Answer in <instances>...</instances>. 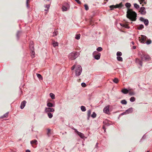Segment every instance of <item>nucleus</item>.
Wrapping results in <instances>:
<instances>
[{
	"label": "nucleus",
	"instance_id": "nucleus-1",
	"mask_svg": "<svg viewBox=\"0 0 152 152\" xmlns=\"http://www.w3.org/2000/svg\"><path fill=\"white\" fill-rule=\"evenodd\" d=\"M137 14L134 11L131 9H128L127 12L126 16L132 21H135L136 20Z\"/></svg>",
	"mask_w": 152,
	"mask_h": 152
},
{
	"label": "nucleus",
	"instance_id": "nucleus-2",
	"mask_svg": "<svg viewBox=\"0 0 152 152\" xmlns=\"http://www.w3.org/2000/svg\"><path fill=\"white\" fill-rule=\"evenodd\" d=\"M75 67V65H74L71 68V69L72 70H73ZM82 71V68L80 65L76 66L75 69V75L76 76H78L80 75Z\"/></svg>",
	"mask_w": 152,
	"mask_h": 152
},
{
	"label": "nucleus",
	"instance_id": "nucleus-3",
	"mask_svg": "<svg viewBox=\"0 0 152 152\" xmlns=\"http://www.w3.org/2000/svg\"><path fill=\"white\" fill-rule=\"evenodd\" d=\"M138 54L140 56L142 60L143 61L144 59L146 60H149L150 59V56L147 55H144L143 52L138 53Z\"/></svg>",
	"mask_w": 152,
	"mask_h": 152
},
{
	"label": "nucleus",
	"instance_id": "nucleus-4",
	"mask_svg": "<svg viewBox=\"0 0 152 152\" xmlns=\"http://www.w3.org/2000/svg\"><path fill=\"white\" fill-rule=\"evenodd\" d=\"M79 55V53L78 52H73L70 54L69 55V57L70 59L72 60L76 59V58Z\"/></svg>",
	"mask_w": 152,
	"mask_h": 152
},
{
	"label": "nucleus",
	"instance_id": "nucleus-5",
	"mask_svg": "<svg viewBox=\"0 0 152 152\" xmlns=\"http://www.w3.org/2000/svg\"><path fill=\"white\" fill-rule=\"evenodd\" d=\"M122 6L123 5L122 3H121L119 4H117L115 5H112L110 6V7L111 10H113L114 8H121Z\"/></svg>",
	"mask_w": 152,
	"mask_h": 152
},
{
	"label": "nucleus",
	"instance_id": "nucleus-6",
	"mask_svg": "<svg viewBox=\"0 0 152 152\" xmlns=\"http://www.w3.org/2000/svg\"><path fill=\"white\" fill-rule=\"evenodd\" d=\"M140 41L142 43H145V42L146 39L147 37L146 36L142 35L140 37H139Z\"/></svg>",
	"mask_w": 152,
	"mask_h": 152
},
{
	"label": "nucleus",
	"instance_id": "nucleus-7",
	"mask_svg": "<svg viewBox=\"0 0 152 152\" xmlns=\"http://www.w3.org/2000/svg\"><path fill=\"white\" fill-rule=\"evenodd\" d=\"M109 107H110V105H108L107 106L104 107V109H103L104 112V113H105L107 114H109L110 113L109 109Z\"/></svg>",
	"mask_w": 152,
	"mask_h": 152
},
{
	"label": "nucleus",
	"instance_id": "nucleus-8",
	"mask_svg": "<svg viewBox=\"0 0 152 152\" xmlns=\"http://www.w3.org/2000/svg\"><path fill=\"white\" fill-rule=\"evenodd\" d=\"M69 8V6L68 4L66 6L63 5L62 6V10L63 11H66Z\"/></svg>",
	"mask_w": 152,
	"mask_h": 152
},
{
	"label": "nucleus",
	"instance_id": "nucleus-9",
	"mask_svg": "<svg viewBox=\"0 0 152 152\" xmlns=\"http://www.w3.org/2000/svg\"><path fill=\"white\" fill-rule=\"evenodd\" d=\"M140 13L143 15H145L146 13L145 9L144 7H142L140 8Z\"/></svg>",
	"mask_w": 152,
	"mask_h": 152
},
{
	"label": "nucleus",
	"instance_id": "nucleus-10",
	"mask_svg": "<svg viewBox=\"0 0 152 152\" xmlns=\"http://www.w3.org/2000/svg\"><path fill=\"white\" fill-rule=\"evenodd\" d=\"M54 111V109L53 108H46L45 111L46 112H53Z\"/></svg>",
	"mask_w": 152,
	"mask_h": 152
},
{
	"label": "nucleus",
	"instance_id": "nucleus-11",
	"mask_svg": "<svg viewBox=\"0 0 152 152\" xmlns=\"http://www.w3.org/2000/svg\"><path fill=\"white\" fill-rule=\"evenodd\" d=\"M76 132H77V134L82 138H83L84 137V135L83 134L80 132L78 131H77L76 129H74Z\"/></svg>",
	"mask_w": 152,
	"mask_h": 152
},
{
	"label": "nucleus",
	"instance_id": "nucleus-12",
	"mask_svg": "<svg viewBox=\"0 0 152 152\" xmlns=\"http://www.w3.org/2000/svg\"><path fill=\"white\" fill-rule=\"evenodd\" d=\"M26 103V102L25 100L22 102L20 105V108L21 109H23L24 107L25 106Z\"/></svg>",
	"mask_w": 152,
	"mask_h": 152
},
{
	"label": "nucleus",
	"instance_id": "nucleus-13",
	"mask_svg": "<svg viewBox=\"0 0 152 152\" xmlns=\"http://www.w3.org/2000/svg\"><path fill=\"white\" fill-rule=\"evenodd\" d=\"M31 56L32 58H34V55H35V52H34V48H31Z\"/></svg>",
	"mask_w": 152,
	"mask_h": 152
},
{
	"label": "nucleus",
	"instance_id": "nucleus-14",
	"mask_svg": "<svg viewBox=\"0 0 152 152\" xmlns=\"http://www.w3.org/2000/svg\"><path fill=\"white\" fill-rule=\"evenodd\" d=\"M133 111L132 108H130L127 110L126 111L125 113H126L127 114H128L129 113H130L132 112Z\"/></svg>",
	"mask_w": 152,
	"mask_h": 152
},
{
	"label": "nucleus",
	"instance_id": "nucleus-15",
	"mask_svg": "<svg viewBox=\"0 0 152 152\" xmlns=\"http://www.w3.org/2000/svg\"><path fill=\"white\" fill-rule=\"evenodd\" d=\"M121 91L124 94H127L129 92L128 90L125 88L122 89Z\"/></svg>",
	"mask_w": 152,
	"mask_h": 152
},
{
	"label": "nucleus",
	"instance_id": "nucleus-16",
	"mask_svg": "<svg viewBox=\"0 0 152 152\" xmlns=\"http://www.w3.org/2000/svg\"><path fill=\"white\" fill-rule=\"evenodd\" d=\"M95 59L98 60L100 58V53H98L97 55L94 56Z\"/></svg>",
	"mask_w": 152,
	"mask_h": 152
},
{
	"label": "nucleus",
	"instance_id": "nucleus-17",
	"mask_svg": "<svg viewBox=\"0 0 152 152\" xmlns=\"http://www.w3.org/2000/svg\"><path fill=\"white\" fill-rule=\"evenodd\" d=\"M37 141L36 140H34L31 141V144L32 146H33V144H37Z\"/></svg>",
	"mask_w": 152,
	"mask_h": 152
},
{
	"label": "nucleus",
	"instance_id": "nucleus-18",
	"mask_svg": "<svg viewBox=\"0 0 152 152\" xmlns=\"http://www.w3.org/2000/svg\"><path fill=\"white\" fill-rule=\"evenodd\" d=\"M134 7L137 10H139L140 8L139 6L137 4L135 3L134 4Z\"/></svg>",
	"mask_w": 152,
	"mask_h": 152
},
{
	"label": "nucleus",
	"instance_id": "nucleus-19",
	"mask_svg": "<svg viewBox=\"0 0 152 152\" xmlns=\"http://www.w3.org/2000/svg\"><path fill=\"white\" fill-rule=\"evenodd\" d=\"M29 46V48H34V42L33 41L30 42Z\"/></svg>",
	"mask_w": 152,
	"mask_h": 152
},
{
	"label": "nucleus",
	"instance_id": "nucleus-20",
	"mask_svg": "<svg viewBox=\"0 0 152 152\" xmlns=\"http://www.w3.org/2000/svg\"><path fill=\"white\" fill-rule=\"evenodd\" d=\"M144 23L145 26H148V20L147 19H145L144 21Z\"/></svg>",
	"mask_w": 152,
	"mask_h": 152
},
{
	"label": "nucleus",
	"instance_id": "nucleus-21",
	"mask_svg": "<svg viewBox=\"0 0 152 152\" xmlns=\"http://www.w3.org/2000/svg\"><path fill=\"white\" fill-rule=\"evenodd\" d=\"M58 34V32L56 30H55L54 32L53 33V36H55L57 35Z\"/></svg>",
	"mask_w": 152,
	"mask_h": 152
},
{
	"label": "nucleus",
	"instance_id": "nucleus-22",
	"mask_svg": "<svg viewBox=\"0 0 152 152\" xmlns=\"http://www.w3.org/2000/svg\"><path fill=\"white\" fill-rule=\"evenodd\" d=\"M21 32L19 31H18L17 32V34H16V37L18 39H19L20 37V34H21Z\"/></svg>",
	"mask_w": 152,
	"mask_h": 152
},
{
	"label": "nucleus",
	"instance_id": "nucleus-23",
	"mask_svg": "<svg viewBox=\"0 0 152 152\" xmlns=\"http://www.w3.org/2000/svg\"><path fill=\"white\" fill-rule=\"evenodd\" d=\"M8 113H7L5 114H4L3 116H2L0 117V118H6L8 116Z\"/></svg>",
	"mask_w": 152,
	"mask_h": 152
},
{
	"label": "nucleus",
	"instance_id": "nucleus-24",
	"mask_svg": "<svg viewBox=\"0 0 152 152\" xmlns=\"http://www.w3.org/2000/svg\"><path fill=\"white\" fill-rule=\"evenodd\" d=\"M37 77L40 80H42L43 78L42 77V76L41 75L38 73L37 74Z\"/></svg>",
	"mask_w": 152,
	"mask_h": 152
},
{
	"label": "nucleus",
	"instance_id": "nucleus-25",
	"mask_svg": "<svg viewBox=\"0 0 152 152\" xmlns=\"http://www.w3.org/2000/svg\"><path fill=\"white\" fill-rule=\"evenodd\" d=\"M131 6V4L129 3H126L125 4V6L127 8H129Z\"/></svg>",
	"mask_w": 152,
	"mask_h": 152
},
{
	"label": "nucleus",
	"instance_id": "nucleus-26",
	"mask_svg": "<svg viewBox=\"0 0 152 152\" xmlns=\"http://www.w3.org/2000/svg\"><path fill=\"white\" fill-rule=\"evenodd\" d=\"M151 42V39H148L147 41L145 42V43L147 45H149L150 44Z\"/></svg>",
	"mask_w": 152,
	"mask_h": 152
},
{
	"label": "nucleus",
	"instance_id": "nucleus-27",
	"mask_svg": "<svg viewBox=\"0 0 152 152\" xmlns=\"http://www.w3.org/2000/svg\"><path fill=\"white\" fill-rule=\"evenodd\" d=\"M80 34H77L76 35L75 38L77 40L79 39L80 38Z\"/></svg>",
	"mask_w": 152,
	"mask_h": 152
},
{
	"label": "nucleus",
	"instance_id": "nucleus-28",
	"mask_svg": "<svg viewBox=\"0 0 152 152\" xmlns=\"http://www.w3.org/2000/svg\"><path fill=\"white\" fill-rule=\"evenodd\" d=\"M47 105L48 107H53V104L51 103L48 102L47 104Z\"/></svg>",
	"mask_w": 152,
	"mask_h": 152
},
{
	"label": "nucleus",
	"instance_id": "nucleus-29",
	"mask_svg": "<svg viewBox=\"0 0 152 152\" xmlns=\"http://www.w3.org/2000/svg\"><path fill=\"white\" fill-rule=\"evenodd\" d=\"M53 47H55L58 46V43L57 42H54L53 43Z\"/></svg>",
	"mask_w": 152,
	"mask_h": 152
},
{
	"label": "nucleus",
	"instance_id": "nucleus-30",
	"mask_svg": "<svg viewBox=\"0 0 152 152\" xmlns=\"http://www.w3.org/2000/svg\"><path fill=\"white\" fill-rule=\"evenodd\" d=\"M50 97L53 99H54L55 98V95L54 94L51 93L50 94Z\"/></svg>",
	"mask_w": 152,
	"mask_h": 152
},
{
	"label": "nucleus",
	"instance_id": "nucleus-31",
	"mask_svg": "<svg viewBox=\"0 0 152 152\" xmlns=\"http://www.w3.org/2000/svg\"><path fill=\"white\" fill-rule=\"evenodd\" d=\"M117 59L118 61H123V58L122 57L118 56L117 58Z\"/></svg>",
	"mask_w": 152,
	"mask_h": 152
},
{
	"label": "nucleus",
	"instance_id": "nucleus-32",
	"mask_svg": "<svg viewBox=\"0 0 152 152\" xmlns=\"http://www.w3.org/2000/svg\"><path fill=\"white\" fill-rule=\"evenodd\" d=\"M113 82L114 83H117L118 82V80L117 78H115L113 80Z\"/></svg>",
	"mask_w": 152,
	"mask_h": 152
},
{
	"label": "nucleus",
	"instance_id": "nucleus-33",
	"mask_svg": "<svg viewBox=\"0 0 152 152\" xmlns=\"http://www.w3.org/2000/svg\"><path fill=\"white\" fill-rule=\"evenodd\" d=\"M81 110L83 111H86V107L84 106H81Z\"/></svg>",
	"mask_w": 152,
	"mask_h": 152
},
{
	"label": "nucleus",
	"instance_id": "nucleus-34",
	"mask_svg": "<svg viewBox=\"0 0 152 152\" xmlns=\"http://www.w3.org/2000/svg\"><path fill=\"white\" fill-rule=\"evenodd\" d=\"M144 26L143 25L141 24L138 26V29L140 30L144 28Z\"/></svg>",
	"mask_w": 152,
	"mask_h": 152
},
{
	"label": "nucleus",
	"instance_id": "nucleus-35",
	"mask_svg": "<svg viewBox=\"0 0 152 152\" xmlns=\"http://www.w3.org/2000/svg\"><path fill=\"white\" fill-rule=\"evenodd\" d=\"M121 103L123 104H127V102L125 100H123L121 101Z\"/></svg>",
	"mask_w": 152,
	"mask_h": 152
},
{
	"label": "nucleus",
	"instance_id": "nucleus-36",
	"mask_svg": "<svg viewBox=\"0 0 152 152\" xmlns=\"http://www.w3.org/2000/svg\"><path fill=\"white\" fill-rule=\"evenodd\" d=\"M122 53L119 51H118L117 53V56H120L122 55Z\"/></svg>",
	"mask_w": 152,
	"mask_h": 152
},
{
	"label": "nucleus",
	"instance_id": "nucleus-37",
	"mask_svg": "<svg viewBox=\"0 0 152 152\" xmlns=\"http://www.w3.org/2000/svg\"><path fill=\"white\" fill-rule=\"evenodd\" d=\"M135 98L134 97H132L130 99V101L131 102H133L135 101Z\"/></svg>",
	"mask_w": 152,
	"mask_h": 152
},
{
	"label": "nucleus",
	"instance_id": "nucleus-38",
	"mask_svg": "<svg viewBox=\"0 0 152 152\" xmlns=\"http://www.w3.org/2000/svg\"><path fill=\"white\" fill-rule=\"evenodd\" d=\"M48 116L50 118H51L53 117V115L52 114L50 113H48Z\"/></svg>",
	"mask_w": 152,
	"mask_h": 152
},
{
	"label": "nucleus",
	"instance_id": "nucleus-39",
	"mask_svg": "<svg viewBox=\"0 0 152 152\" xmlns=\"http://www.w3.org/2000/svg\"><path fill=\"white\" fill-rule=\"evenodd\" d=\"M91 113V111L89 110L88 111L87 115L88 117H89Z\"/></svg>",
	"mask_w": 152,
	"mask_h": 152
},
{
	"label": "nucleus",
	"instance_id": "nucleus-40",
	"mask_svg": "<svg viewBox=\"0 0 152 152\" xmlns=\"http://www.w3.org/2000/svg\"><path fill=\"white\" fill-rule=\"evenodd\" d=\"M98 53H100L98 52L97 51H95L93 53V55L94 56L97 55Z\"/></svg>",
	"mask_w": 152,
	"mask_h": 152
},
{
	"label": "nucleus",
	"instance_id": "nucleus-41",
	"mask_svg": "<svg viewBox=\"0 0 152 152\" xmlns=\"http://www.w3.org/2000/svg\"><path fill=\"white\" fill-rule=\"evenodd\" d=\"M85 8L86 10H88V6L86 4L84 5Z\"/></svg>",
	"mask_w": 152,
	"mask_h": 152
},
{
	"label": "nucleus",
	"instance_id": "nucleus-42",
	"mask_svg": "<svg viewBox=\"0 0 152 152\" xmlns=\"http://www.w3.org/2000/svg\"><path fill=\"white\" fill-rule=\"evenodd\" d=\"M96 113L94 112L93 113V114L91 115V116L94 118H95L96 117Z\"/></svg>",
	"mask_w": 152,
	"mask_h": 152
},
{
	"label": "nucleus",
	"instance_id": "nucleus-43",
	"mask_svg": "<svg viewBox=\"0 0 152 152\" xmlns=\"http://www.w3.org/2000/svg\"><path fill=\"white\" fill-rule=\"evenodd\" d=\"M129 94L130 95H134V93L133 91H130L129 92Z\"/></svg>",
	"mask_w": 152,
	"mask_h": 152
},
{
	"label": "nucleus",
	"instance_id": "nucleus-44",
	"mask_svg": "<svg viewBox=\"0 0 152 152\" xmlns=\"http://www.w3.org/2000/svg\"><path fill=\"white\" fill-rule=\"evenodd\" d=\"M50 129H48V132H47V135L48 136H49V134H50Z\"/></svg>",
	"mask_w": 152,
	"mask_h": 152
},
{
	"label": "nucleus",
	"instance_id": "nucleus-45",
	"mask_svg": "<svg viewBox=\"0 0 152 152\" xmlns=\"http://www.w3.org/2000/svg\"><path fill=\"white\" fill-rule=\"evenodd\" d=\"M81 85L83 87H85L86 86V84L84 83H82Z\"/></svg>",
	"mask_w": 152,
	"mask_h": 152
},
{
	"label": "nucleus",
	"instance_id": "nucleus-46",
	"mask_svg": "<svg viewBox=\"0 0 152 152\" xmlns=\"http://www.w3.org/2000/svg\"><path fill=\"white\" fill-rule=\"evenodd\" d=\"M102 48H97V51L100 52L102 51Z\"/></svg>",
	"mask_w": 152,
	"mask_h": 152
},
{
	"label": "nucleus",
	"instance_id": "nucleus-47",
	"mask_svg": "<svg viewBox=\"0 0 152 152\" xmlns=\"http://www.w3.org/2000/svg\"><path fill=\"white\" fill-rule=\"evenodd\" d=\"M50 7V6L49 4L46 5L45 6V7L47 8L48 9H49Z\"/></svg>",
	"mask_w": 152,
	"mask_h": 152
},
{
	"label": "nucleus",
	"instance_id": "nucleus-48",
	"mask_svg": "<svg viewBox=\"0 0 152 152\" xmlns=\"http://www.w3.org/2000/svg\"><path fill=\"white\" fill-rule=\"evenodd\" d=\"M140 21L143 22L144 21V20H145V19H144L142 17L140 18Z\"/></svg>",
	"mask_w": 152,
	"mask_h": 152
},
{
	"label": "nucleus",
	"instance_id": "nucleus-49",
	"mask_svg": "<svg viewBox=\"0 0 152 152\" xmlns=\"http://www.w3.org/2000/svg\"><path fill=\"white\" fill-rule=\"evenodd\" d=\"M124 27L127 28H129V27L126 24H125Z\"/></svg>",
	"mask_w": 152,
	"mask_h": 152
},
{
	"label": "nucleus",
	"instance_id": "nucleus-50",
	"mask_svg": "<svg viewBox=\"0 0 152 152\" xmlns=\"http://www.w3.org/2000/svg\"><path fill=\"white\" fill-rule=\"evenodd\" d=\"M26 7L28 8H29V6L28 5V2L26 1Z\"/></svg>",
	"mask_w": 152,
	"mask_h": 152
},
{
	"label": "nucleus",
	"instance_id": "nucleus-51",
	"mask_svg": "<svg viewBox=\"0 0 152 152\" xmlns=\"http://www.w3.org/2000/svg\"><path fill=\"white\" fill-rule=\"evenodd\" d=\"M75 1L78 4H80L81 3V2L79 0H75Z\"/></svg>",
	"mask_w": 152,
	"mask_h": 152
},
{
	"label": "nucleus",
	"instance_id": "nucleus-52",
	"mask_svg": "<svg viewBox=\"0 0 152 152\" xmlns=\"http://www.w3.org/2000/svg\"><path fill=\"white\" fill-rule=\"evenodd\" d=\"M106 125H104L102 127V129H104V131L105 132V130H106Z\"/></svg>",
	"mask_w": 152,
	"mask_h": 152
},
{
	"label": "nucleus",
	"instance_id": "nucleus-53",
	"mask_svg": "<svg viewBox=\"0 0 152 152\" xmlns=\"http://www.w3.org/2000/svg\"><path fill=\"white\" fill-rule=\"evenodd\" d=\"M136 61H139V64H140V65H141V66H142V61H139V60H136Z\"/></svg>",
	"mask_w": 152,
	"mask_h": 152
},
{
	"label": "nucleus",
	"instance_id": "nucleus-54",
	"mask_svg": "<svg viewBox=\"0 0 152 152\" xmlns=\"http://www.w3.org/2000/svg\"><path fill=\"white\" fill-rule=\"evenodd\" d=\"M120 25L121 26L124 27L125 24L120 23Z\"/></svg>",
	"mask_w": 152,
	"mask_h": 152
},
{
	"label": "nucleus",
	"instance_id": "nucleus-55",
	"mask_svg": "<svg viewBox=\"0 0 152 152\" xmlns=\"http://www.w3.org/2000/svg\"><path fill=\"white\" fill-rule=\"evenodd\" d=\"M26 152H31V151L29 150H27L26 151Z\"/></svg>",
	"mask_w": 152,
	"mask_h": 152
},
{
	"label": "nucleus",
	"instance_id": "nucleus-56",
	"mask_svg": "<svg viewBox=\"0 0 152 152\" xmlns=\"http://www.w3.org/2000/svg\"><path fill=\"white\" fill-rule=\"evenodd\" d=\"M126 114V113H125V112H124V113H123L122 114V115H124V114Z\"/></svg>",
	"mask_w": 152,
	"mask_h": 152
},
{
	"label": "nucleus",
	"instance_id": "nucleus-57",
	"mask_svg": "<svg viewBox=\"0 0 152 152\" xmlns=\"http://www.w3.org/2000/svg\"><path fill=\"white\" fill-rule=\"evenodd\" d=\"M48 10L49 9H48L47 10L45 9V11H48Z\"/></svg>",
	"mask_w": 152,
	"mask_h": 152
},
{
	"label": "nucleus",
	"instance_id": "nucleus-58",
	"mask_svg": "<svg viewBox=\"0 0 152 152\" xmlns=\"http://www.w3.org/2000/svg\"><path fill=\"white\" fill-rule=\"evenodd\" d=\"M132 44L134 45V42H132Z\"/></svg>",
	"mask_w": 152,
	"mask_h": 152
},
{
	"label": "nucleus",
	"instance_id": "nucleus-59",
	"mask_svg": "<svg viewBox=\"0 0 152 152\" xmlns=\"http://www.w3.org/2000/svg\"><path fill=\"white\" fill-rule=\"evenodd\" d=\"M132 48H136V47L134 46H133Z\"/></svg>",
	"mask_w": 152,
	"mask_h": 152
},
{
	"label": "nucleus",
	"instance_id": "nucleus-60",
	"mask_svg": "<svg viewBox=\"0 0 152 152\" xmlns=\"http://www.w3.org/2000/svg\"><path fill=\"white\" fill-rule=\"evenodd\" d=\"M30 0H26V1L28 2Z\"/></svg>",
	"mask_w": 152,
	"mask_h": 152
},
{
	"label": "nucleus",
	"instance_id": "nucleus-61",
	"mask_svg": "<svg viewBox=\"0 0 152 152\" xmlns=\"http://www.w3.org/2000/svg\"><path fill=\"white\" fill-rule=\"evenodd\" d=\"M108 0H106V1H108Z\"/></svg>",
	"mask_w": 152,
	"mask_h": 152
},
{
	"label": "nucleus",
	"instance_id": "nucleus-62",
	"mask_svg": "<svg viewBox=\"0 0 152 152\" xmlns=\"http://www.w3.org/2000/svg\"><path fill=\"white\" fill-rule=\"evenodd\" d=\"M65 134H66V132H65Z\"/></svg>",
	"mask_w": 152,
	"mask_h": 152
},
{
	"label": "nucleus",
	"instance_id": "nucleus-63",
	"mask_svg": "<svg viewBox=\"0 0 152 152\" xmlns=\"http://www.w3.org/2000/svg\"><path fill=\"white\" fill-rule=\"evenodd\" d=\"M47 1H49L50 0H46Z\"/></svg>",
	"mask_w": 152,
	"mask_h": 152
},
{
	"label": "nucleus",
	"instance_id": "nucleus-64",
	"mask_svg": "<svg viewBox=\"0 0 152 152\" xmlns=\"http://www.w3.org/2000/svg\"><path fill=\"white\" fill-rule=\"evenodd\" d=\"M98 48H101V47H98Z\"/></svg>",
	"mask_w": 152,
	"mask_h": 152
}]
</instances>
